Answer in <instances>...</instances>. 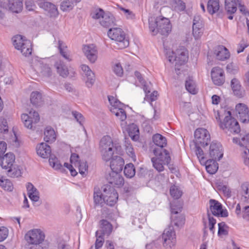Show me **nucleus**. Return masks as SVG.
<instances>
[{"label":"nucleus","mask_w":249,"mask_h":249,"mask_svg":"<svg viewBox=\"0 0 249 249\" xmlns=\"http://www.w3.org/2000/svg\"><path fill=\"white\" fill-rule=\"evenodd\" d=\"M99 150L102 159L105 161H108L115 152L120 153L121 147L119 144L113 143L110 137L105 136L100 140Z\"/></svg>","instance_id":"nucleus-1"},{"label":"nucleus","mask_w":249,"mask_h":249,"mask_svg":"<svg viewBox=\"0 0 249 249\" xmlns=\"http://www.w3.org/2000/svg\"><path fill=\"white\" fill-rule=\"evenodd\" d=\"M148 21L149 29L153 35H156L158 33L167 35L171 31L172 26L168 18L151 17Z\"/></svg>","instance_id":"nucleus-2"},{"label":"nucleus","mask_w":249,"mask_h":249,"mask_svg":"<svg viewBox=\"0 0 249 249\" xmlns=\"http://www.w3.org/2000/svg\"><path fill=\"white\" fill-rule=\"evenodd\" d=\"M108 37L115 41L117 46L114 47L122 49L129 45V41L125 37L124 32L120 28H110L108 32Z\"/></svg>","instance_id":"nucleus-3"},{"label":"nucleus","mask_w":249,"mask_h":249,"mask_svg":"<svg viewBox=\"0 0 249 249\" xmlns=\"http://www.w3.org/2000/svg\"><path fill=\"white\" fill-rule=\"evenodd\" d=\"M108 99L110 111L120 120L122 126L125 125L124 121L126 118V114L124 110V105L113 96H109Z\"/></svg>","instance_id":"nucleus-4"},{"label":"nucleus","mask_w":249,"mask_h":249,"mask_svg":"<svg viewBox=\"0 0 249 249\" xmlns=\"http://www.w3.org/2000/svg\"><path fill=\"white\" fill-rule=\"evenodd\" d=\"M220 127L226 133L237 134L240 131V128L238 122L232 117L230 111L225 113V118L222 122L219 123Z\"/></svg>","instance_id":"nucleus-5"},{"label":"nucleus","mask_w":249,"mask_h":249,"mask_svg":"<svg viewBox=\"0 0 249 249\" xmlns=\"http://www.w3.org/2000/svg\"><path fill=\"white\" fill-rule=\"evenodd\" d=\"M13 44L16 49L19 50L25 56L32 53L31 43L30 40L25 39L21 35H17L13 38Z\"/></svg>","instance_id":"nucleus-6"},{"label":"nucleus","mask_w":249,"mask_h":249,"mask_svg":"<svg viewBox=\"0 0 249 249\" xmlns=\"http://www.w3.org/2000/svg\"><path fill=\"white\" fill-rule=\"evenodd\" d=\"M240 194L241 202L245 205L249 204V182H246L241 184ZM242 213L244 219L249 220V205L244 207Z\"/></svg>","instance_id":"nucleus-7"},{"label":"nucleus","mask_w":249,"mask_h":249,"mask_svg":"<svg viewBox=\"0 0 249 249\" xmlns=\"http://www.w3.org/2000/svg\"><path fill=\"white\" fill-rule=\"evenodd\" d=\"M168 60L176 65H181L185 64L188 59V52L184 47H180L175 52H172L171 54H168Z\"/></svg>","instance_id":"nucleus-8"},{"label":"nucleus","mask_w":249,"mask_h":249,"mask_svg":"<svg viewBox=\"0 0 249 249\" xmlns=\"http://www.w3.org/2000/svg\"><path fill=\"white\" fill-rule=\"evenodd\" d=\"M15 160V157L13 153L9 152L5 154L1 159V166L2 168L8 169V171L11 174L13 177H18L20 175L21 172L19 170H16L14 171L15 169H12V166Z\"/></svg>","instance_id":"nucleus-9"},{"label":"nucleus","mask_w":249,"mask_h":249,"mask_svg":"<svg viewBox=\"0 0 249 249\" xmlns=\"http://www.w3.org/2000/svg\"><path fill=\"white\" fill-rule=\"evenodd\" d=\"M45 237L44 232L41 230L35 229L26 233L25 239L29 244L37 245L42 243Z\"/></svg>","instance_id":"nucleus-10"},{"label":"nucleus","mask_w":249,"mask_h":249,"mask_svg":"<svg viewBox=\"0 0 249 249\" xmlns=\"http://www.w3.org/2000/svg\"><path fill=\"white\" fill-rule=\"evenodd\" d=\"M21 119L25 127L34 129L35 128V124L39 121L40 117L38 112L31 110L29 114H22L21 115Z\"/></svg>","instance_id":"nucleus-11"},{"label":"nucleus","mask_w":249,"mask_h":249,"mask_svg":"<svg viewBox=\"0 0 249 249\" xmlns=\"http://www.w3.org/2000/svg\"><path fill=\"white\" fill-rule=\"evenodd\" d=\"M163 246L167 249H171L176 243V235L172 226H170L164 230L162 235Z\"/></svg>","instance_id":"nucleus-12"},{"label":"nucleus","mask_w":249,"mask_h":249,"mask_svg":"<svg viewBox=\"0 0 249 249\" xmlns=\"http://www.w3.org/2000/svg\"><path fill=\"white\" fill-rule=\"evenodd\" d=\"M196 144H200L203 146H207L210 142V135L206 129L199 128L194 133Z\"/></svg>","instance_id":"nucleus-13"},{"label":"nucleus","mask_w":249,"mask_h":249,"mask_svg":"<svg viewBox=\"0 0 249 249\" xmlns=\"http://www.w3.org/2000/svg\"><path fill=\"white\" fill-rule=\"evenodd\" d=\"M210 209L212 213L217 217H227L228 216V211L223 209L222 205L218 201L214 199H210Z\"/></svg>","instance_id":"nucleus-14"},{"label":"nucleus","mask_w":249,"mask_h":249,"mask_svg":"<svg viewBox=\"0 0 249 249\" xmlns=\"http://www.w3.org/2000/svg\"><path fill=\"white\" fill-rule=\"evenodd\" d=\"M235 111L241 122L249 123V109L246 105L243 103L237 104L235 107Z\"/></svg>","instance_id":"nucleus-15"},{"label":"nucleus","mask_w":249,"mask_h":249,"mask_svg":"<svg viewBox=\"0 0 249 249\" xmlns=\"http://www.w3.org/2000/svg\"><path fill=\"white\" fill-rule=\"evenodd\" d=\"M104 202L109 206H113L116 203L118 195L117 192L113 188H109L108 190L105 188L104 190Z\"/></svg>","instance_id":"nucleus-16"},{"label":"nucleus","mask_w":249,"mask_h":249,"mask_svg":"<svg viewBox=\"0 0 249 249\" xmlns=\"http://www.w3.org/2000/svg\"><path fill=\"white\" fill-rule=\"evenodd\" d=\"M83 52L90 62L91 63L95 62L98 57V51L94 44L84 45Z\"/></svg>","instance_id":"nucleus-17"},{"label":"nucleus","mask_w":249,"mask_h":249,"mask_svg":"<svg viewBox=\"0 0 249 249\" xmlns=\"http://www.w3.org/2000/svg\"><path fill=\"white\" fill-rule=\"evenodd\" d=\"M211 77L213 83L216 85L221 86L225 82L224 72L220 67H216L212 69Z\"/></svg>","instance_id":"nucleus-18"},{"label":"nucleus","mask_w":249,"mask_h":249,"mask_svg":"<svg viewBox=\"0 0 249 249\" xmlns=\"http://www.w3.org/2000/svg\"><path fill=\"white\" fill-rule=\"evenodd\" d=\"M210 156L211 159L219 160L223 157L222 146L217 142H212L210 146Z\"/></svg>","instance_id":"nucleus-19"},{"label":"nucleus","mask_w":249,"mask_h":249,"mask_svg":"<svg viewBox=\"0 0 249 249\" xmlns=\"http://www.w3.org/2000/svg\"><path fill=\"white\" fill-rule=\"evenodd\" d=\"M81 69L86 77L85 83L88 88H91L95 82L94 73L91 70L90 68L87 65L82 64Z\"/></svg>","instance_id":"nucleus-20"},{"label":"nucleus","mask_w":249,"mask_h":249,"mask_svg":"<svg viewBox=\"0 0 249 249\" xmlns=\"http://www.w3.org/2000/svg\"><path fill=\"white\" fill-rule=\"evenodd\" d=\"M33 66L34 67L36 71H40V72L45 76L49 77L52 74L51 68L46 64H43L40 60L37 58L33 60Z\"/></svg>","instance_id":"nucleus-21"},{"label":"nucleus","mask_w":249,"mask_h":249,"mask_svg":"<svg viewBox=\"0 0 249 249\" xmlns=\"http://www.w3.org/2000/svg\"><path fill=\"white\" fill-rule=\"evenodd\" d=\"M153 153L155 155V158L163 162L164 164L169 163L171 158L168 151L162 148H155L153 150Z\"/></svg>","instance_id":"nucleus-22"},{"label":"nucleus","mask_w":249,"mask_h":249,"mask_svg":"<svg viewBox=\"0 0 249 249\" xmlns=\"http://www.w3.org/2000/svg\"><path fill=\"white\" fill-rule=\"evenodd\" d=\"M124 161L120 156L114 157L110 161V167L113 172H120L123 170Z\"/></svg>","instance_id":"nucleus-23"},{"label":"nucleus","mask_w":249,"mask_h":249,"mask_svg":"<svg viewBox=\"0 0 249 249\" xmlns=\"http://www.w3.org/2000/svg\"><path fill=\"white\" fill-rule=\"evenodd\" d=\"M231 86L234 95L238 98H242L245 95V90L241 88L239 80L236 78H233L231 82Z\"/></svg>","instance_id":"nucleus-24"},{"label":"nucleus","mask_w":249,"mask_h":249,"mask_svg":"<svg viewBox=\"0 0 249 249\" xmlns=\"http://www.w3.org/2000/svg\"><path fill=\"white\" fill-rule=\"evenodd\" d=\"M26 187L30 199L34 203L38 202L39 199V193L37 189L30 182L27 183Z\"/></svg>","instance_id":"nucleus-25"},{"label":"nucleus","mask_w":249,"mask_h":249,"mask_svg":"<svg viewBox=\"0 0 249 249\" xmlns=\"http://www.w3.org/2000/svg\"><path fill=\"white\" fill-rule=\"evenodd\" d=\"M36 152L42 158H48L51 153V147L46 143L42 142L37 146Z\"/></svg>","instance_id":"nucleus-26"},{"label":"nucleus","mask_w":249,"mask_h":249,"mask_svg":"<svg viewBox=\"0 0 249 249\" xmlns=\"http://www.w3.org/2000/svg\"><path fill=\"white\" fill-rule=\"evenodd\" d=\"M40 8L47 11L51 17H56L58 15L57 8L55 5L48 2H41L39 4Z\"/></svg>","instance_id":"nucleus-27"},{"label":"nucleus","mask_w":249,"mask_h":249,"mask_svg":"<svg viewBox=\"0 0 249 249\" xmlns=\"http://www.w3.org/2000/svg\"><path fill=\"white\" fill-rule=\"evenodd\" d=\"M214 54L217 59L222 61L228 59L230 56L228 49L223 46H217L214 50Z\"/></svg>","instance_id":"nucleus-28"},{"label":"nucleus","mask_w":249,"mask_h":249,"mask_svg":"<svg viewBox=\"0 0 249 249\" xmlns=\"http://www.w3.org/2000/svg\"><path fill=\"white\" fill-rule=\"evenodd\" d=\"M119 173L112 172L109 174L108 181L109 183L120 187L124 184V180L123 177Z\"/></svg>","instance_id":"nucleus-29"},{"label":"nucleus","mask_w":249,"mask_h":249,"mask_svg":"<svg viewBox=\"0 0 249 249\" xmlns=\"http://www.w3.org/2000/svg\"><path fill=\"white\" fill-rule=\"evenodd\" d=\"M216 160H217L210 159L206 160L205 163L202 165H205L206 169L209 173L213 174L217 171L218 168V163Z\"/></svg>","instance_id":"nucleus-30"},{"label":"nucleus","mask_w":249,"mask_h":249,"mask_svg":"<svg viewBox=\"0 0 249 249\" xmlns=\"http://www.w3.org/2000/svg\"><path fill=\"white\" fill-rule=\"evenodd\" d=\"M99 22L103 27L108 28L115 24V18L111 14L106 13Z\"/></svg>","instance_id":"nucleus-31"},{"label":"nucleus","mask_w":249,"mask_h":249,"mask_svg":"<svg viewBox=\"0 0 249 249\" xmlns=\"http://www.w3.org/2000/svg\"><path fill=\"white\" fill-rule=\"evenodd\" d=\"M8 7L13 12H20L23 7L22 0H9Z\"/></svg>","instance_id":"nucleus-32"},{"label":"nucleus","mask_w":249,"mask_h":249,"mask_svg":"<svg viewBox=\"0 0 249 249\" xmlns=\"http://www.w3.org/2000/svg\"><path fill=\"white\" fill-rule=\"evenodd\" d=\"M55 67L60 76L63 77L68 76L69 74L68 69L61 60H58L56 62Z\"/></svg>","instance_id":"nucleus-33"},{"label":"nucleus","mask_w":249,"mask_h":249,"mask_svg":"<svg viewBox=\"0 0 249 249\" xmlns=\"http://www.w3.org/2000/svg\"><path fill=\"white\" fill-rule=\"evenodd\" d=\"M44 140L46 142H52L56 139V134L54 130L50 126L45 128L44 132Z\"/></svg>","instance_id":"nucleus-34"},{"label":"nucleus","mask_w":249,"mask_h":249,"mask_svg":"<svg viewBox=\"0 0 249 249\" xmlns=\"http://www.w3.org/2000/svg\"><path fill=\"white\" fill-rule=\"evenodd\" d=\"M100 228L102 229L101 231L102 234H107L108 236L112 232V225L107 220L103 219L100 221Z\"/></svg>","instance_id":"nucleus-35"},{"label":"nucleus","mask_w":249,"mask_h":249,"mask_svg":"<svg viewBox=\"0 0 249 249\" xmlns=\"http://www.w3.org/2000/svg\"><path fill=\"white\" fill-rule=\"evenodd\" d=\"M67 46L62 40H58V48L59 50L60 53L65 59L68 61H71V58L70 53L67 50Z\"/></svg>","instance_id":"nucleus-36"},{"label":"nucleus","mask_w":249,"mask_h":249,"mask_svg":"<svg viewBox=\"0 0 249 249\" xmlns=\"http://www.w3.org/2000/svg\"><path fill=\"white\" fill-rule=\"evenodd\" d=\"M153 142L154 144L159 146V148H162L166 145V139L160 134H156L153 136Z\"/></svg>","instance_id":"nucleus-37"},{"label":"nucleus","mask_w":249,"mask_h":249,"mask_svg":"<svg viewBox=\"0 0 249 249\" xmlns=\"http://www.w3.org/2000/svg\"><path fill=\"white\" fill-rule=\"evenodd\" d=\"M219 0H209L207 4V10L212 15L217 12L219 9Z\"/></svg>","instance_id":"nucleus-38"},{"label":"nucleus","mask_w":249,"mask_h":249,"mask_svg":"<svg viewBox=\"0 0 249 249\" xmlns=\"http://www.w3.org/2000/svg\"><path fill=\"white\" fill-rule=\"evenodd\" d=\"M30 101L31 103L35 106H40L42 103L41 94L38 91L32 92L30 96Z\"/></svg>","instance_id":"nucleus-39"},{"label":"nucleus","mask_w":249,"mask_h":249,"mask_svg":"<svg viewBox=\"0 0 249 249\" xmlns=\"http://www.w3.org/2000/svg\"><path fill=\"white\" fill-rule=\"evenodd\" d=\"M185 88L190 93L195 94L197 93L196 84L192 77H188L185 82Z\"/></svg>","instance_id":"nucleus-40"},{"label":"nucleus","mask_w":249,"mask_h":249,"mask_svg":"<svg viewBox=\"0 0 249 249\" xmlns=\"http://www.w3.org/2000/svg\"><path fill=\"white\" fill-rule=\"evenodd\" d=\"M124 176L129 178H133L136 173L135 168L132 163H128L125 165L124 170Z\"/></svg>","instance_id":"nucleus-41"},{"label":"nucleus","mask_w":249,"mask_h":249,"mask_svg":"<svg viewBox=\"0 0 249 249\" xmlns=\"http://www.w3.org/2000/svg\"><path fill=\"white\" fill-rule=\"evenodd\" d=\"M143 90L146 94L144 98L145 100L148 102H152L157 100L158 95V93L157 91H154L152 93H150V91L148 89V88L146 85H144Z\"/></svg>","instance_id":"nucleus-42"},{"label":"nucleus","mask_w":249,"mask_h":249,"mask_svg":"<svg viewBox=\"0 0 249 249\" xmlns=\"http://www.w3.org/2000/svg\"><path fill=\"white\" fill-rule=\"evenodd\" d=\"M225 9L228 13H234L237 10L235 0H225Z\"/></svg>","instance_id":"nucleus-43"},{"label":"nucleus","mask_w":249,"mask_h":249,"mask_svg":"<svg viewBox=\"0 0 249 249\" xmlns=\"http://www.w3.org/2000/svg\"><path fill=\"white\" fill-rule=\"evenodd\" d=\"M204 24L193 26V35L196 39L199 38L203 35Z\"/></svg>","instance_id":"nucleus-44"},{"label":"nucleus","mask_w":249,"mask_h":249,"mask_svg":"<svg viewBox=\"0 0 249 249\" xmlns=\"http://www.w3.org/2000/svg\"><path fill=\"white\" fill-rule=\"evenodd\" d=\"M233 142L235 143H238L241 146H245L246 147L249 145V134L242 137L241 139L233 138Z\"/></svg>","instance_id":"nucleus-45"},{"label":"nucleus","mask_w":249,"mask_h":249,"mask_svg":"<svg viewBox=\"0 0 249 249\" xmlns=\"http://www.w3.org/2000/svg\"><path fill=\"white\" fill-rule=\"evenodd\" d=\"M74 6V3L70 0H64L61 3L60 9L64 12L71 10Z\"/></svg>","instance_id":"nucleus-46"},{"label":"nucleus","mask_w":249,"mask_h":249,"mask_svg":"<svg viewBox=\"0 0 249 249\" xmlns=\"http://www.w3.org/2000/svg\"><path fill=\"white\" fill-rule=\"evenodd\" d=\"M173 218V223L178 228H181L184 225L185 219L183 215L179 214Z\"/></svg>","instance_id":"nucleus-47"},{"label":"nucleus","mask_w":249,"mask_h":249,"mask_svg":"<svg viewBox=\"0 0 249 249\" xmlns=\"http://www.w3.org/2000/svg\"><path fill=\"white\" fill-rule=\"evenodd\" d=\"M170 193L171 196L175 199H178L182 194L179 188L176 185H173L170 187Z\"/></svg>","instance_id":"nucleus-48"},{"label":"nucleus","mask_w":249,"mask_h":249,"mask_svg":"<svg viewBox=\"0 0 249 249\" xmlns=\"http://www.w3.org/2000/svg\"><path fill=\"white\" fill-rule=\"evenodd\" d=\"M105 15H106V13H105L104 11L100 8L93 10L90 14V16L92 18L98 19L99 21L102 18V17H103Z\"/></svg>","instance_id":"nucleus-49"},{"label":"nucleus","mask_w":249,"mask_h":249,"mask_svg":"<svg viewBox=\"0 0 249 249\" xmlns=\"http://www.w3.org/2000/svg\"><path fill=\"white\" fill-rule=\"evenodd\" d=\"M50 165L55 170H60L62 168L58 160L54 156H51L49 160Z\"/></svg>","instance_id":"nucleus-50"},{"label":"nucleus","mask_w":249,"mask_h":249,"mask_svg":"<svg viewBox=\"0 0 249 249\" xmlns=\"http://www.w3.org/2000/svg\"><path fill=\"white\" fill-rule=\"evenodd\" d=\"M0 186L5 190L12 191L13 189V184L7 179H0Z\"/></svg>","instance_id":"nucleus-51"},{"label":"nucleus","mask_w":249,"mask_h":249,"mask_svg":"<svg viewBox=\"0 0 249 249\" xmlns=\"http://www.w3.org/2000/svg\"><path fill=\"white\" fill-rule=\"evenodd\" d=\"M79 173L84 177L86 175L88 171V166L86 161H80L77 164Z\"/></svg>","instance_id":"nucleus-52"},{"label":"nucleus","mask_w":249,"mask_h":249,"mask_svg":"<svg viewBox=\"0 0 249 249\" xmlns=\"http://www.w3.org/2000/svg\"><path fill=\"white\" fill-rule=\"evenodd\" d=\"M173 6L175 10L178 11H184L186 8L185 3L181 0H174Z\"/></svg>","instance_id":"nucleus-53"},{"label":"nucleus","mask_w":249,"mask_h":249,"mask_svg":"<svg viewBox=\"0 0 249 249\" xmlns=\"http://www.w3.org/2000/svg\"><path fill=\"white\" fill-rule=\"evenodd\" d=\"M195 152L197 156V157L199 160L200 163L201 164L205 163L206 160L204 156V153L202 149L200 147L196 145Z\"/></svg>","instance_id":"nucleus-54"},{"label":"nucleus","mask_w":249,"mask_h":249,"mask_svg":"<svg viewBox=\"0 0 249 249\" xmlns=\"http://www.w3.org/2000/svg\"><path fill=\"white\" fill-rule=\"evenodd\" d=\"M125 151L127 155L131 157L133 160H136V156L134 151L132 145L128 141L125 142Z\"/></svg>","instance_id":"nucleus-55"},{"label":"nucleus","mask_w":249,"mask_h":249,"mask_svg":"<svg viewBox=\"0 0 249 249\" xmlns=\"http://www.w3.org/2000/svg\"><path fill=\"white\" fill-rule=\"evenodd\" d=\"M151 161L153 163V167L159 172L162 171L164 170L163 165L165 164L163 162L155 158H152Z\"/></svg>","instance_id":"nucleus-56"},{"label":"nucleus","mask_w":249,"mask_h":249,"mask_svg":"<svg viewBox=\"0 0 249 249\" xmlns=\"http://www.w3.org/2000/svg\"><path fill=\"white\" fill-rule=\"evenodd\" d=\"M96 240L95 242V248L98 249L101 247L104 241L103 235L101 231H97L96 232Z\"/></svg>","instance_id":"nucleus-57"},{"label":"nucleus","mask_w":249,"mask_h":249,"mask_svg":"<svg viewBox=\"0 0 249 249\" xmlns=\"http://www.w3.org/2000/svg\"><path fill=\"white\" fill-rule=\"evenodd\" d=\"M218 235H227L228 233V227L225 224V222H220L218 224Z\"/></svg>","instance_id":"nucleus-58"},{"label":"nucleus","mask_w":249,"mask_h":249,"mask_svg":"<svg viewBox=\"0 0 249 249\" xmlns=\"http://www.w3.org/2000/svg\"><path fill=\"white\" fill-rule=\"evenodd\" d=\"M8 131V126L6 120L2 116L0 117V131L7 132Z\"/></svg>","instance_id":"nucleus-59"},{"label":"nucleus","mask_w":249,"mask_h":249,"mask_svg":"<svg viewBox=\"0 0 249 249\" xmlns=\"http://www.w3.org/2000/svg\"><path fill=\"white\" fill-rule=\"evenodd\" d=\"M104 194H102L100 192H94V201L95 203L97 204H102L104 201L103 200Z\"/></svg>","instance_id":"nucleus-60"},{"label":"nucleus","mask_w":249,"mask_h":249,"mask_svg":"<svg viewBox=\"0 0 249 249\" xmlns=\"http://www.w3.org/2000/svg\"><path fill=\"white\" fill-rule=\"evenodd\" d=\"M208 219H209V229L210 231L214 233V225L216 223V219L210 215V214L208 213Z\"/></svg>","instance_id":"nucleus-61"},{"label":"nucleus","mask_w":249,"mask_h":249,"mask_svg":"<svg viewBox=\"0 0 249 249\" xmlns=\"http://www.w3.org/2000/svg\"><path fill=\"white\" fill-rule=\"evenodd\" d=\"M114 73L119 76H121L123 74V70L120 63H116L113 68Z\"/></svg>","instance_id":"nucleus-62"},{"label":"nucleus","mask_w":249,"mask_h":249,"mask_svg":"<svg viewBox=\"0 0 249 249\" xmlns=\"http://www.w3.org/2000/svg\"><path fill=\"white\" fill-rule=\"evenodd\" d=\"M72 114L76 121L79 123V124L81 125H83L84 121V118L83 115L77 111H73Z\"/></svg>","instance_id":"nucleus-63"},{"label":"nucleus","mask_w":249,"mask_h":249,"mask_svg":"<svg viewBox=\"0 0 249 249\" xmlns=\"http://www.w3.org/2000/svg\"><path fill=\"white\" fill-rule=\"evenodd\" d=\"M70 161L71 165H73L75 167H77V164L81 161L79 160V157L78 155L76 153L71 154Z\"/></svg>","instance_id":"nucleus-64"}]
</instances>
